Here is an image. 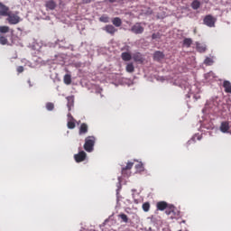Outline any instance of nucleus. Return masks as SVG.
Instances as JSON below:
<instances>
[{
    "label": "nucleus",
    "mask_w": 231,
    "mask_h": 231,
    "mask_svg": "<svg viewBox=\"0 0 231 231\" xmlns=\"http://www.w3.org/2000/svg\"><path fill=\"white\" fill-rule=\"evenodd\" d=\"M228 129H230V123L228 122H222L220 125L221 133H228Z\"/></svg>",
    "instance_id": "nucleus-14"
},
{
    "label": "nucleus",
    "mask_w": 231,
    "mask_h": 231,
    "mask_svg": "<svg viewBox=\"0 0 231 231\" xmlns=\"http://www.w3.org/2000/svg\"><path fill=\"white\" fill-rule=\"evenodd\" d=\"M112 23L116 28H120V26H122V19L120 17H115L112 19Z\"/></svg>",
    "instance_id": "nucleus-16"
},
{
    "label": "nucleus",
    "mask_w": 231,
    "mask_h": 231,
    "mask_svg": "<svg viewBox=\"0 0 231 231\" xmlns=\"http://www.w3.org/2000/svg\"><path fill=\"white\" fill-rule=\"evenodd\" d=\"M135 168H136L137 170H139V171H143V164L139 163V164H137V165L135 166Z\"/></svg>",
    "instance_id": "nucleus-33"
},
{
    "label": "nucleus",
    "mask_w": 231,
    "mask_h": 231,
    "mask_svg": "<svg viewBox=\"0 0 231 231\" xmlns=\"http://www.w3.org/2000/svg\"><path fill=\"white\" fill-rule=\"evenodd\" d=\"M204 64L206 66H212V64H214V60H212V58L207 57L204 60Z\"/></svg>",
    "instance_id": "nucleus-26"
},
{
    "label": "nucleus",
    "mask_w": 231,
    "mask_h": 231,
    "mask_svg": "<svg viewBox=\"0 0 231 231\" xmlns=\"http://www.w3.org/2000/svg\"><path fill=\"white\" fill-rule=\"evenodd\" d=\"M63 82L64 84H66L67 86H69V84H71V75L69 74H66L63 78Z\"/></svg>",
    "instance_id": "nucleus-21"
},
{
    "label": "nucleus",
    "mask_w": 231,
    "mask_h": 231,
    "mask_svg": "<svg viewBox=\"0 0 231 231\" xmlns=\"http://www.w3.org/2000/svg\"><path fill=\"white\" fill-rule=\"evenodd\" d=\"M143 30L144 29L140 23H136L131 28V32H133V33H135V35H140L143 32Z\"/></svg>",
    "instance_id": "nucleus-6"
},
{
    "label": "nucleus",
    "mask_w": 231,
    "mask_h": 231,
    "mask_svg": "<svg viewBox=\"0 0 231 231\" xmlns=\"http://www.w3.org/2000/svg\"><path fill=\"white\" fill-rule=\"evenodd\" d=\"M143 210L144 212H149V210H151V204L149 202H144L143 204Z\"/></svg>",
    "instance_id": "nucleus-27"
},
{
    "label": "nucleus",
    "mask_w": 231,
    "mask_h": 231,
    "mask_svg": "<svg viewBox=\"0 0 231 231\" xmlns=\"http://www.w3.org/2000/svg\"><path fill=\"white\" fill-rule=\"evenodd\" d=\"M109 1V3H116V0H108Z\"/></svg>",
    "instance_id": "nucleus-39"
},
{
    "label": "nucleus",
    "mask_w": 231,
    "mask_h": 231,
    "mask_svg": "<svg viewBox=\"0 0 231 231\" xmlns=\"http://www.w3.org/2000/svg\"><path fill=\"white\" fill-rule=\"evenodd\" d=\"M196 47H197V50L199 51V53H203L207 51V46L205 44L197 42Z\"/></svg>",
    "instance_id": "nucleus-17"
},
{
    "label": "nucleus",
    "mask_w": 231,
    "mask_h": 231,
    "mask_svg": "<svg viewBox=\"0 0 231 231\" xmlns=\"http://www.w3.org/2000/svg\"><path fill=\"white\" fill-rule=\"evenodd\" d=\"M6 17L9 24H19V23H21V17L19 16V12L12 13V11H9L7 13Z\"/></svg>",
    "instance_id": "nucleus-2"
},
{
    "label": "nucleus",
    "mask_w": 231,
    "mask_h": 231,
    "mask_svg": "<svg viewBox=\"0 0 231 231\" xmlns=\"http://www.w3.org/2000/svg\"><path fill=\"white\" fill-rule=\"evenodd\" d=\"M89 130V127L88 126V124L83 123L79 126V134H88V131Z\"/></svg>",
    "instance_id": "nucleus-12"
},
{
    "label": "nucleus",
    "mask_w": 231,
    "mask_h": 231,
    "mask_svg": "<svg viewBox=\"0 0 231 231\" xmlns=\"http://www.w3.org/2000/svg\"><path fill=\"white\" fill-rule=\"evenodd\" d=\"M118 217L122 219L123 223H129V217H127V215H125V213L119 214Z\"/></svg>",
    "instance_id": "nucleus-23"
},
{
    "label": "nucleus",
    "mask_w": 231,
    "mask_h": 231,
    "mask_svg": "<svg viewBox=\"0 0 231 231\" xmlns=\"http://www.w3.org/2000/svg\"><path fill=\"white\" fill-rule=\"evenodd\" d=\"M121 59L125 62H129V60H131V59H133V55H131V53H129V52H122Z\"/></svg>",
    "instance_id": "nucleus-15"
},
{
    "label": "nucleus",
    "mask_w": 231,
    "mask_h": 231,
    "mask_svg": "<svg viewBox=\"0 0 231 231\" xmlns=\"http://www.w3.org/2000/svg\"><path fill=\"white\" fill-rule=\"evenodd\" d=\"M23 71H24V67L19 66V67L17 68V72H18V73H23Z\"/></svg>",
    "instance_id": "nucleus-34"
},
{
    "label": "nucleus",
    "mask_w": 231,
    "mask_h": 231,
    "mask_svg": "<svg viewBox=\"0 0 231 231\" xmlns=\"http://www.w3.org/2000/svg\"><path fill=\"white\" fill-rule=\"evenodd\" d=\"M169 208V204H167V202L165 201H160L157 203V210H168Z\"/></svg>",
    "instance_id": "nucleus-11"
},
{
    "label": "nucleus",
    "mask_w": 231,
    "mask_h": 231,
    "mask_svg": "<svg viewBox=\"0 0 231 231\" xmlns=\"http://www.w3.org/2000/svg\"><path fill=\"white\" fill-rule=\"evenodd\" d=\"M97 142V137L93 135H89L85 138V143H84V150L87 152H93V150L95 149V143Z\"/></svg>",
    "instance_id": "nucleus-1"
},
{
    "label": "nucleus",
    "mask_w": 231,
    "mask_h": 231,
    "mask_svg": "<svg viewBox=\"0 0 231 231\" xmlns=\"http://www.w3.org/2000/svg\"><path fill=\"white\" fill-rule=\"evenodd\" d=\"M46 10H55L57 8V2L54 0H49L45 3Z\"/></svg>",
    "instance_id": "nucleus-9"
},
{
    "label": "nucleus",
    "mask_w": 231,
    "mask_h": 231,
    "mask_svg": "<svg viewBox=\"0 0 231 231\" xmlns=\"http://www.w3.org/2000/svg\"><path fill=\"white\" fill-rule=\"evenodd\" d=\"M85 5H89L91 3V0H82Z\"/></svg>",
    "instance_id": "nucleus-36"
},
{
    "label": "nucleus",
    "mask_w": 231,
    "mask_h": 231,
    "mask_svg": "<svg viewBox=\"0 0 231 231\" xmlns=\"http://www.w3.org/2000/svg\"><path fill=\"white\" fill-rule=\"evenodd\" d=\"M69 120H75V118H73V116H71V113L68 114V121Z\"/></svg>",
    "instance_id": "nucleus-35"
},
{
    "label": "nucleus",
    "mask_w": 231,
    "mask_h": 231,
    "mask_svg": "<svg viewBox=\"0 0 231 231\" xmlns=\"http://www.w3.org/2000/svg\"><path fill=\"white\" fill-rule=\"evenodd\" d=\"M216 21H217L214 16L211 14H208L205 16L203 23L208 28H215L216 27Z\"/></svg>",
    "instance_id": "nucleus-3"
},
{
    "label": "nucleus",
    "mask_w": 231,
    "mask_h": 231,
    "mask_svg": "<svg viewBox=\"0 0 231 231\" xmlns=\"http://www.w3.org/2000/svg\"><path fill=\"white\" fill-rule=\"evenodd\" d=\"M194 33H196V30L194 31Z\"/></svg>",
    "instance_id": "nucleus-41"
},
{
    "label": "nucleus",
    "mask_w": 231,
    "mask_h": 231,
    "mask_svg": "<svg viewBox=\"0 0 231 231\" xmlns=\"http://www.w3.org/2000/svg\"><path fill=\"white\" fill-rule=\"evenodd\" d=\"M133 165H134V163L128 162L126 166L122 169V173L125 174V171H131V169H133Z\"/></svg>",
    "instance_id": "nucleus-25"
},
{
    "label": "nucleus",
    "mask_w": 231,
    "mask_h": 231,
    "mask_svg": "<svg viewBox=\"0 0 231 231\" xmlns=\"http://www.w3.org/2000/svg\"><path fill=\"white\" fill-rule=\"evenodd\" d=\"M100 23H109V16L103 14L101 17H99Z\"/></svg>",
    "instance_id": "nucleus-29"
},
{
    "label": "nucleus",
    "mask_w": 231,
    "mask_h": 231,
    "mask_svg": "<svg viewBox=\"0 0 231 231\" xmlns=\"http://www.w3.org/2000/svg\"><path fill=\"white\" fill-rule=\"evenodd\" d=\"M10 8L0 2V17H6Z\"/></svg>",
    "instance_id": "nucleus-8"
},
{
    "label": "nucleus",
    "mask_w": 231,
    "mask_h": 231,
    "mask_svg": "<svg viewBox=\"0 0 231 231\" xmlns=\"http://www.w3.org/2000/svg\"><path fill=\"white\" fill-rule=\"evenodd\" d=\"M167 216H170L171 219H176L180 216V212L176 210V208L172 205L169 206V208L166 209Z\"/></svg>",
    "instance_id": "nucleus-4"
},
{
    "label": "nucleus",
    "mask_w": 231,
    "mask_h": 231,
    "mask_svg": "<svg viewBox=\"0 0 231 231\" xmlns=\"http://www.w3.org/2000/svg\"><path fill=\"white\" fill-rule=\"evenodd\" d=\"M125 71L127 73H134V64L131 63H127L126 67H125Z\"/></svg>",
    "instance_id": "nucleus-19"
},
{
    "label": "nucleus",
    "mask_w": 231,
    "mask_h": 231,
    "mask_svg": "<svg viewBox=\"0 0 231 231\" xmlns=\"http://www.w3.org/2000/svg\"><path fill=\"white\" fill-rule=\"evenodd\" d=\"M153 59L154 60H157L158 62H160V60H163V59H165V54H163V52L160 51H157L153 54Z\"/></svg>",
    "instance_id": "nucleus-10"
},
{
    "label": "nucleus",
    "mask_w": 231,
    "mask_h": 231,
    "mask_svg": "<svg viewBox=\"0 0 231 231\" xmlns=\"http://www.w3.org/2000/svg\"><path fill=\"white\" fill-rule=\"evenodd\" d=\"M201 7V2H199V0H194L192 3H191V8L193 10H199V8Z\"/></svg>",
    "instance_id": "nucleus-20"
},
{
    "label": "nucleus",
    "mask_w": 231,
    "mask_h": 231,
    "mask_svg": "<svg viewBox=\"0 0 231 231\" xmlns=\"http://www.w3.org/2000/svg\"><path fill=\"white\" fill-rule=\"evenodd\" d=\"M69 107V111H71V106H69V105H68Z\"/></svg>",
    "instance_id": "nucleus-40"
},
{
    "label": "nucleus",
    "mask_w": 231,
    "mask_h": 231,
    "mask_svg": "<svg viewBox=\"0 0 231 231\" xmlns=\"http://www.w3.org/2000/svg\"><path fill=\"white\" fill-rule=\"evenodd\" d=\"M223 88L226 93H231V83L228 80H225L223 83Z\"/></svg>",
    "instance_id": "nucleus-18"
},
{
    "label": "nucleus",
    "mask_w": 231,
    "mask_h": 231,
    "mask_svg": "<svg viewBox=\"0 0 231 231\" xmlns=\"http://www.w3.org/2000/svg\"><path fill=\"white\" fill-rule=\"evenodd\" d=\"M132 59H134V62H143V57L142 56V53L135 52L132 55Z\"/></svg>",
    "instance_id": "nucleus-13"
},
{
    "label": "nucleus",
    "mask_w": 231,
    "mask_h": 231,
    "mask_svg": "<svg viewBox=\"0 0 231 231\" xmlns=\"http://www.w3.org/2000/svg\"><path fill=\"white\" fill-rule=\"evenodd\" d=\"M87 157H88V154L84 151H81L79 153L74 155V159L77 163H80L84 162Z\"/></svg>",
    "instance_id": "nucleus-7"
},
{
    "label": "nucleus",
    "mask_w": 231,
    "mask_h": 231,
    "mask_svg": "<svg viewBox=\"0 0 231 231\" xmlns=\"http://www.w3.org/2000/svg\"><path fill=\"white\" fill-rule=\"evenodd\" d=\"M0 44L5 46V44H8V39L5 36H0Z\"/></svg>",
    "instance_id": "nucleus-30"
},
{
    "label": "nucleus",
    "mask_w": 231,
    "mask_h": 231,
    "mask_svg": "<svg viewBox=\"0 0 231 231\" xmlns=\"http://www.w3.org/2000/svg\"><path fill=\"white\" fill-rule=\"evenodd\" d=\"M67 127L68 129H75L76 125H75V119H70L67 123Z\"/></svg>",
    "instance_id": "nucleus-24"
},
{
    "label": "nucleus",
    "mask_w": 231,
    "mask_h": 231,
    "mask_svg": "<svg viewBox=\"0 0 231 231\" xmlns=\"http://www.w3.org/2000/svg\"><path fill=\"white\" fill-rule=\"evenodd\" d=\"M183 45L186 46V48H190V46H192V39L190 38L184 39Z\"/></svg>",
    "instance_id": "nucleus-22"
},
{
    "label": "nucleus",
    "mask_w": 231,
    "mask_h": 231,
    "mask_svg": "<svg viewBox=\"0 0 231 231\" xmlns=\"http://www.w3.org/2000/svg\"><path fill=\"white\" fill-rule=\"evenodd\" d=\"M152 39H162V34L160 32H155L152 35Z\"/></svg>",
    "instance_id": "nucleus-32"
},
{
    "label": "nucleus",
    "mask_w": 231,
    "mask_h": 231,
    "mask_svg": "<svg viewBox=\"0 0 231 231\" xmlns=\"http://www.w3.org/2000/svg\"><path fill=\"white\" fill-rule=\"evenodd\" d=\"M27 82H28L29 86L32 88V80L29 79Z\"/></svg>",
    "instance_id": "nucleus-37"
},
{
    "label": "nucleus",
    "mask_w": 231,
    "mask_h": 231,
    "mask_svg": "<svg viewBox=\"0 0 231 231\" xmlns=\"http://www.w3.org/2000/svg\"><path fill=\"white\" fill-rule=\"evenodd\" d=\"M103 31L111 35L112 37L118 32V29L113 24H106L103 27Z\"/></svg>",
    "instance_id": "nucleus-5"
},
{
    "label": "nucleus",
    "mask_w": 231,
    "mask_h": 231,
    "mask_svg": "<svg viewBox=\"0 0 231 231\" xmlns=\"http://www.w3.org/2000/svg\"><path fill=\"white\" fill-rule=\"evenodd\" d=\"M10 32V27L4 25L0 26V33H8Z\"/></svg>",
    "instance_id": "nucleus-28"
},
{
    "label": "nucleus",
    "mask_w": 231,
    "mask_h": 231,
    "mask_svg": "<svg viewBox=\"0 0 231 231\" xmlns=\"http://www.w3.org/2000/svg\"><path fill=\"white\" fill-rule=\"evenodd\" d=\"M46 109L48 111H53V109H55V105L53 103H47L46 104Z\"/></svg>",
    "instance_id": "nucleus-31"
},
{
    "label": "nucleus",
    "mask_w": 231,
    "mask_h": 231,
    "mask_svg": "<svg viewBox=\"0 0 231 231\" xmlns=\"http://www.w3.org/2000/svg\"><path fill=\"white\" fill-rule=\"evenodd\" d=\"M192 142H194V139H191L190 141L188 142L189 145H190V143H192Z\"/></svg>",
    "instance_id": "nucleus-38"
}]
</instances>
